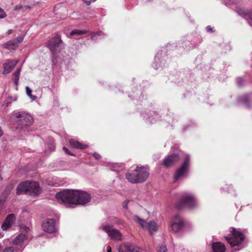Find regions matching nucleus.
<instances>
[{
	"label": "nucleus",
	"mask_w": 252,
	"mask_h": 252,
	"mask_svg": "<svg viewBox=\"0 0 252 252\" xmlns=\"http://www.w3.org/2000/svg\"><path fill=\"white\" fill-rule=\"evenodd\" d=\"M2 249V246L0 244V251H1Z\"/></svg>",
	"instance_id": "obj_52"
},
{
	"label": "nucleus",
	"mask_w": 252,
	"mask_h": 252,
	"mask_svg": "<svg viewBox=\"0 0 252 252\" xmlns=\"http://www.w3.org/2000/svg\"><path fill=\"white\" fill-rule=\"evenodd\" d=\"M238 102L239 103H243L247 108L251 107L250 103L249 100V95L245 94L241 97H239Z\"/></svg>",
	"instance_id": "obj_19"
},
{
	"label": "nucleus",
	"mask_w": 252,
	"mask_h": 252,
	"mask_svg": "<svg viewBox=\"0 0 252 252\" xmlns=\"http://www.w3.org/2000/svg\"><path fill=\"white\" fill-rule=\"evenodd\" d=\"M19 62L18 60H8L3 64V74L10 73Z\"/></svg>",
	"instance_id": "obj_13"
},
{
	"label": "nucleus",
	"mask_w": 252,
	"mask_h": 252,
	"mask_svg": "<svg viewBox=\"0 0 252 252\" xmlns=\"http://www.w3.org/2000/svg\"><path fill=\"white\" fill-rule=\"evenodd\" d=\"M131 246L128 245H122L119 248V252H130Z\"/></svg>",
	"instance_id": "obj_24"
},
{
	"label": "nucleus",
	"mask_w": 252,
	"mask_h": 252,
	"mask_svg": "<svg viewBox=\"0 0 252 252\" xmlns=\"http://www.w3.org/2000/svg\"><path fill=\"white\" fill-rule=\"evenodd\" d=\"M225 47H226V50H228V51H230L231 50V47L230 46L229 44H228L227 45L225 46Z\"/></svg>",
	"instance_id": "obj_46"
},
{
	"label": "nucleus",
	"mask_w": 252,
	"mask_h": 252,
	"mask_svg": "<svg viewBox=\"0 0 252 252\" xmlns=\"http://www.w3.org/2000/svg\"><path fill=\"white\" fill-rule=\"evenodd\" d=\"M3 134V130L1 129V127L0 126V137L2 136Z\"/></svg>",
	"instance_id": "obj_48"
},
{
	"label": "nucleus",
	"mask_w": 252,
	"mask_h": 252,
	"mask_svg": "<svg viewBox=\"0 0 252 252\" xmlns=\"http://www.w3.org/2000/svg\"><path fill=\"white\" fill-rule=\"evenodd\" d=\"M96 0H84V1L87 4V5H89L92 1H95Z\"/></svg>",
	"instance_id": "obj_42"
},
{
	"label": "nucleus",
	"mask_w": 252,
	"mask_h": 252,
	"mask_svg": "<svg viewBox=\"0 0 252 252\" xmlns=\"http://www.w3.org/2000/svg\"><path fill=\"white\" fill-rule=\"evenodd\" d=\"M135 219L139 223L141 227L143 228H147L148 227V223L145 220L140 219L138 216H135Z\"/></svg>",
	"instance_id": "obj_26"
},
{
	"label": "nucleus",
	"mask_w": 252,
	"mask_h": 252,
	"mask_svg": "<svg viewBox=\"0 0 252 252\" xmlns=\"http://www.w3.org/2000/svg\"><path fill=\"white\" fill-rule=\"evenodd\" d=\"M180 159V156L178 154L174 153L168 155L163 160L162 165L166 168L170 167L177 162Z\"/></svg>",
	"instance_id": "obj_11"
},
{
	"label": "nucleus",
	"mask_w": 252,
	"mask_h": 252,
	"mask_svg": "<svg viewBox=\"0 0 252 252\" xmlns=\"http://www.w3.org/2000/svg\"><path fill=\"white\" fill-rule=\"evenodd\" d=\"M69 144L73 148L78 149H85L87 147L86 145L83 144L78 141L74 139H70L69 141Z\"/></svg>",
	"instance_id": "obj_15"
},
{
	"label": "nucleus",
	"mask_w": 252,
	"mask_h": 252,
	"mask_svg": "<svg viewBox=\"0 0 252 252\" xmlns=\"http://www.w3.org/2000/svg\"><path fill=\"white\" fill-rule=\"evenodd\" d=\"M63 150L64 151V152L68 155H70V156H75L74 154H73V153H72L71 152H70L69 151V150L66 148L65 147H63Z\"/></svg>",
	"instance_id": "obj_36"
},
{
	"label": "nucleus",
	"mask_w": 252,
	"mask_h": 252,
	"mask_svg": "<svg viewBox=\"0 0 252 252\" xmlns=\"http://www.w3.org/2000/svg\"><path fill=\"white\" fill-rule=\"evenodd\" d=\"M17 118L16 121L17 126L25 130L33 123V119L31 115L24 112H18L15 114Z\"/></svg>",
	"instance_id": "obj_5"
},
{
	"label": "nucleus",
	"mask_w": 252,
	"mask_h": 252,
	"mask_svg": "<svg viewBox=\"0 0 252 252\" xmlns=\"http://www.w3.org/2000/svg\"><path fill=\"white\" fill-rule=\"evenodd\" d=\"M22 6L16 5L14 7V10H19L22 8Z\"/></svg>",
	"instance_id": "obj_44"
},
{
	"label": "nucleus",
	"mask_w": 252,
	"mask_h": 252,
	"mask_svg": "<svg viewBox=\"0 0 252 252\" xmlns=\"http://www.w3.org/2000/svg\"><path fill=\"white\" fill-rule=\"evenodd\" d=\"M104 33L102 31H99L96 32H92V35L91 37V39H93L94 37L96 35H103Z\"/></svg>",
	"instance_id": "obj_35"
},
{
	"label": "nucleus",
	"mask_w": 252,
	"mask_h": 252,
	"mask_svg": "<svg viewBox=\"0 0 252 252\" xmlns=\"http://www.w3.org/2000/svg\"><path fill=\"white\" fill-rule=\"evenodd\" d=\"M2 252H18V251L13 247L5 248Z\"/></svg>",
	"instance_id": "obj_31"
},
{
	"label": "nucleus",
	"mask_w": 252,
	"mask_h": 252,
	"mask_svg": "<svg viewBox=\"0 0 252 252\" xmlns=\"http://www.w3.org/2000/svg\"><path fill=\"white\" fill-rule=\"evenodd\" d=\"M14 41L13 40L8 41L7 42L3 44V48L10 50H15L18 46Z\"/></svg>",
	"instance_id": "obj_18"
},
{
	"label": "nucleus",
	"mask_w": 252,
	"mask_h": 252,
	"mask_svg": "<svg viewBox=\"0 0 252 252\" xmlns=\"http://www.w3.org/2000/svg\"><path fill=\"white\" fill-rule=\"evenodd\" d=\"M213 252H220V242H214L212 244Z\"/></svg>",
	"instance_id": "obj_25"
},
{
	"label": "nucleus",
	"mask_w": 252,
	"mask_h": 252,
	"mask_svg": "<svg viewBox=\"0 0 252 252\" xmlns=\"http://www.w3.org/2000/svg\"><path fill=\"white\" fill-rule=\"evenodd\" d=\"M7 16V14L3 10V12H1L0 13V19H3L5 18Z\"/></svg>",
	"instance_id": "obj_39"
},
{
	"label": "nucleus",
	"mask_w": 252,
	"mask_h": 252,
	"mask_svg": "<svg viewBox=\"0 0 252 252\" xmlns=\"http://www.w3.org/2000/svg\"><path fill=\"white\" fill-rule=\"evenodd\" d=\"M56 52V51L51 52L52 53V62L53 65H55L57 63V60L58 58V56L57 55Z\"/></svg>",
	"instance_id": "obj_29"
},
{
	"label": "nucleus",
	"mask_w": 252,
	"mask_h": 252,
	"mask_svg": "<svg viewBox=\"0 0 252 252\" xmlns=\"http://www.w3.org/2000/svg\"><path fill=\"white\" fill-rule=\"evenodd\" d=\"M196 203L194 197L191 194H185L181 197L176 204L178 209H181L187 207L191 209L196 206Z\"/></svg>",
	"instance_id": "obj_6"
},
{
	"label": "nucleus",
	"mask_w": 252,
	"mask_h": 252,
	"mask_svg": "<svg viewBox=\"0 0 252 252\" xmlns=\"http://www.w3.org/2000/svg\"><path fill=\"white\" fill-rule=\"evenodd\" d=\"M48 142L49 143L47 144L46 148L48 149L50 152H51L55 150L54 141L52 138H49Z\"/></svg>",
	"instance_id": "obj_22"
},
{
	"label": "nucleus",
	"mask_w": 252,
	"mask_h": 252,
	"mask_svg": "<svg viewBox=\"0 0 252 252\" xmlns=\"http://www.w3.org/2000/svg\"><path fill=\"white\" fill-rule=\"evenodd\" d=\"M24 38V35H20L17 36L14 40L15 43L18 45L19 43L22 42Z\"/></svg>",
	"instance_id": "obj_30"
},
{
	"label": "nucleus",
	"mask_w": 252,
	"mask_h": 252,
	"mask_svg": "<svg viewBox=\"0 0 252 252\" xmlns=\"http://www.w3.org/2000/svg\"><path fill=\"white\" fill-rule=\"evenodd\" d=\"M147 228L151 231H156L157 230V224L155 221H150L148 223V227Z\"/></svg>",
	"instance_id": "obj_23"
},
{
	"label": "nucleus",
	"mask_w": 252,
	"mask_h": 252,
	"mask_svg": "<svg viewBox=\"0 0 252 252\" xmlns=\"http://www.w3.org/2000/svg\"><path fill=\"white\" fill-rule=\"evenodd\" d=\"M238 12L240 15L244 16L249 25L252 27V10L245 12L244 11L240 10Z\"/></svg>",
	"instance_id": "obj_16"
},
{
	"label": "nucleus",
	"mask_w": 252,
	"mask_h": 252,
	"mask_svg": "<svg viewBox=\"0 0 252 252\" xmlns=\"http://www.w3.org/2000/svg\"><path fill=\"white\" fill-rule=\"evenodd\" d=\"M107 252H111V248L110 246H108L107 247Z\"/></svg>",
	"instance_id": "obj_47"
},
{
	"label": "nucleus",
	"mask_w": 252,
	"mask_h": 252,
	"mask_svg": "<svg viewBox=\"0 0 252 252\" xmlns=\"http://www.w3.org/2000/svg\"><path fill=\"white\" fill-rule=\"evenodd\" d=\"M221 3L225 5L226 6H230L234 3V0H221Z\"/></svg>",
	"instance_id": "obj_32"
},
{
	"label": "nucleus",
	"mask_w": 252,
	"mask_h": 252,
	"mask_svg": "<svg viewBox=\"0 0 252 252\" xmlns=\"http://www.w3.org/2000/svg\"><path fill=\"white\" fill-rule=\"evenodd\" d=\"M206 30L208 32H214L213 28H211V27L210 26H208L206 27Z\"/></svg>",
	"instance_id": "obj_38"
},
{
	"label": "nucleus",
	"mask_w": 252,
	"mask_h": 252,
	"mask_svg": "<svg viewBox=\"0 0 252 252\" xmlns=\"http://www.w3.org/2000/svg\"><path fill=\"white\" fill-rule=\"evenodd\" d=\"M5 201V198H3V199L1 198V199H0V204H2V205H3Z\"/></svg>",
	"instance_id": "obj_45"
},
{
	"label": "nucleus",
	"mask_w": 252,
	"mask_h": 252,
	"mask_svg": "<svg viewBox=\"0 0 252 252\" xmlns=\"http://www.w3.org/2000/svg\"><path fill=\"white\" fill-rule=\"evenodd\" d=\"M225 239L231 247L240 246L245 239V235L235 228L232 227L230 233L225 236Z\"/></svg>",
	"instance_id": "obj_4"
},
{
	"label": "nucleus",
	"mask_w": 252,
	"mask_h": 252,
	"mask_svg": "<svg viewBox=\"0 0 252 252\" xmlns=\"http://www.w3.org/2000/svg\"><path fill=\"white\" fill-rule=\"evenodd\" d=\"M129 202L128 200H126L125 201H124V203H123V208H125V209H127V207H128V205H127V204H128V202Z\"/></svg>",
	"instance_id": "obj_41"
},
{
	"label": "nucleus",
	"mask_w": 252,
	"mask_h": 252,
	"mask_svg": "<svg viewBox=\"0 0 252 252\" xmlns=\"http://www.w3.org/2000/svg\"><path fill=\"white\" fill-rule=\"evenodd\" d=\"M93 156L96 159H99L101 158V156L96 153H94Z\"/></svg>",
	"instance_id": "obj_40"
},
{
	"label": "nucleus",
	"mask_w": 252,
	"mask_h": 252,
	"mask_svg": "<svg viewBox=\"0 0 252 252\" xmlns=\"http://www.w3.org/2000/svg\"><path fill=\"white\" fill-rule=\"evenodd\" d=\"M59 202L68 205H84L90 202V195L79 190L65 189L56 194Z\"/></svg>",
	"instance_id": "obj_1"
},
{
	"label": "nucleus",
	"mask_w": 252,
	"mask_h": 252,
	"mask_svg": "<svg viewBox=\"0 0 252 252\" xmlns=\"http://www.w3.org/2000/svg\"><path fill=\"white\" fill-rule=\"evenodd\" d=\"M241 249H242V248H239V249H234V250L235 251H238L240 250Z\"/></svg>",
	"instance_id": "obj_50"
},
{
	"label": "nucleus",
	"mask_w": 252,
	"mask_h": 252,
	"mask_svg": "<svg viewBox=\"0 0 252 252\" xmlns=\"http://www.w3.org/2000/svg\"><path fill=\"white\" fill-rule=\"evenodd\" d=\"M189 167L190 157L189 155H186L184 162L176 171L174 176L175 181H177L181 177L186 175L189 171Z\"/></svg>",
	"instance_id": "obj_7"
},
{
	"label": "nucleus",
	"mask_w": 252,
	"mask_h": 252,
	"mask_svg": "<svg viewBox=\"0 0 252 252\" xmlns=\"http://www.w3.org/2000/svg\"><path fill=\"white\" fill-rule=\"evenodd\" d=\"M42 227L44 231L52 233L56 232L55 220L54 219H47L42 224Z\"/></svg>",
	"instance_id": "obj_10"
},
{
	"label": "nucleus",
	"mask_w": 252,
	"mask_h": 252,
	"mask_svg": "<svg viewBox=\"0 0 252 252\" xmlns=\"http://www.w3.org/2000/svg\"><path fill=\"white\" fill-rule=\"evenodd\" d=\"M62 43V40L61 36L57 34L54 37L48 41L47 46L51 52H54L56 51L57 48L59 47Z\"/></svg>",
	"instance_id": "obj_9"
},
{
	"label": "nucleus",
	"mask_w": 252,
	"mask_h": 252,
	"mask_svg": "<svg viewBox=\"0 0 252 252\" xmlns=\"http://www.w3.org/2000/svg\"><path fill=\"white\" fill-rule=\"evenodd\" d=\"M26 238L25 234H19L13 241V244L16 245H21Z\"/></svg>",
	"instance_id": "obj_17"
},
{
	"label": "nucleus",
	"mask_w": 252,
	"mask_h": 252,
	"mask_svg": "<svg viewBox=\"0 0 252 252\" xmlns=\"http://www.w3.org/2000/svg\"><path fill=\"white\" fill-rule=\"evenodd\" d=\"M236 84L239 87H242L244 86L245 80L242 77H238L236 79Z\"/></svg>",
	"instance_id": "obj_27"
},
{
	"label": "nucleus",
	"mask_w": 252,
	"mask_h": 252,
	"mask_svg": "<svg viewBox=\"0 0 252 252\" xmlns=\"http://www.w3.org/2000/svg\"><path fill=\"white\" fill-rule=\"evenodd\" d=\"M3 9L0 7V13L3 12Z\"/></svg>",
	"instance_id": "obj_51"
},
{
	"label": "nucleus",
	"mask_w": 252,
	"mask_h": 252,
	"mask_svg": "<svg viewBox=\"0 0 252 252\" xmlns=\"http://www.w3.org/2000/svg\"><path fill=\"white\" fill-rule=\"evenodd\" d=\"M21 71V68L19 67L13 73V75L14 76L13 82L15 85L17 86L19 83V80L20 78V74Z\"/></svg>",
	"instance_id": "obj_20"
},
{
	"label": "nucleus",
	"mask_w": 252,
	"mask_h": 252,
	"mask_svg": "<svg viewBox=\"0 0 252 252\" xmlns=\"http://www.w3.org/2000/svg\"><path fill=\"white\" fill-rule=\"evenodd\" d=\"M15 220V215L14 214L8 215L1 225V229L6 231L10 228Z\"/></svg>",
	"instance_id": "obj_14"
},
{
	"label": "nucleus",
	"mask_w": 252,
	"mask_h": 252,
	"mask_svg": "<svg viewBox=\"0 0 252 252\" xmlns=\"http://www.w3.org/2000/svg\"><path fill=\"white\" fill-rule=\"evenodd\" d=\"M184 225L183 219L179 215H175L172 220L171 225L172 230L175 232H178Z\"/></svg>",
	"instance_id": "obj_12"
},
{
	"label": "nucleus",
	"mask_w": 252,
	"mask_h": 252,
	"mask_svg": "<svg viewBox=\"0 0 252 252\" xmlns=\"http://www.w3.org/2000/svg\"><path fill=\"white\" fill-rule=\"evenodd\" d=\"M130 251V252H141L138 248H135L133 246H131Z\"/></svg>",
	"instance_id": "obj_37"
},
{
	"label": "nucleus",
	"mask_w": 252,
	"mask_h": 252,
	"mask_svg": "<svg viewBox=\"0 0 252 252\" xmlns=\"http://www.w3.org/2000/svg\"><path fill=\"white\" fill-rule=\"evenodd\" d=\"M149 176L148 169L146 166H137L136 168L126 175V178L132 184H138L144 182Z\"/></svg>",
	"instance_id": "obj_2"
},
{
	"label": "nucleus",
	"mask_w": 252,
	"mask_h": 252,
	"mask_svg": "<svg viewBox=\"0 0 252 252\" xmlns=\"http://www.w3.org/2000/svg\"><path fill=\"white\" fill-rule=\"evenodd\" d=\"M159 62V59L158 58H157V57H155V62L153 64V67L156 69H158V68H160V65H158V62Z\"/></svg>",
	"instance_id": "obj_33"
},
{
	"label": "nucleus",
	"mask_w": 252,
	"mask_h": 252,
	"mask_svg": "<svg viewBox=\"0 0 252 252\" xmlns=\"http://www.w3.org/2000/svg\"><path fill=\"white\" fill-rule=\"evenodd\" d=\"M158 252H167L166 246L165 245H161L159 247Z\"/></svg>",
	"instance_id": "obj_34"
},
{
	"label": "nucleus",
	"mask_w": 252,
	"mask_h": 252,
	"mask_svg": "<svg viewBox=\"0 0 252 252\" xmlns=\"http://www.w3.org/2000/svg\"><path fill=\"white\" fill-rule=\"evenodd\" d=\"M87 32V31L85 30H79L75 29L72 30L69 33L70 36H75V35H80L81 34H85Z\"/></svg>",
	"instance_id": "obj_21"
},
{
	"label": "nucleus",
	"mask_w": 252,
	"mask_h": 252,
	"mask_svg": "<svg viewBox=\"0 0 252 252\" xmlns=\"http://www.w3.org/2000/svg\"><path fill=\"white\" fill-rule=\"evenodd\" d=\"M12 32H13V30H9L7 31V33H8V34H11V33H12Z\"/></svg>",
	"instance_id": "obj_49"
},
{
	"label": "nucleus",
	"mask_w": 252,
	"mask_h": 252,
	"mask_svg": "<svg viewBox=\"0 0 252 252\" xmlns=\"http://www.w3.org/2000/svg\"><path fill=\"white\" fill-rule=\"evenodd\" d=\"M26 91L27 95L32 100H34L36 98V96L35 95H33L32 94V90L28 87H26Z\"/></svg>",
	"instance_id": "obj_28"
},
{
	"label": "nucleus",
	"mask_w": 252,
	"mask_h": 252,
	"mask_svg": "<svg viewBox=\"0 0 252 252\" xmlns=\"http://www.w3.org/2000/svg\"><path fill=\"white\" fill-rule=\"evenodd\" d=\"M41 189L38 182L26 181L21 183L17 187L18 195L26 194L31 196H36L40 193Z\"/></svg>",
	"instance_id": "obj_3"
},
{
	"label": "nucleus",
	"mask_w": 252,
	"mask_h": 252,
	"mask_svg": "<svg viewBox=\"0 0 252 252\" xmlns=\"http://www.w3.org/2000/svg\"><path fill=\"white\" fill-rule=\"evenodd\" d=\"M226 251V247L225 246L221 243V252H225Z\"/></svg>",
	"instance_id": "obj_43"
},
{
	"label": "nucleus",
	"mask_w": 252,
	"mask_h": 252,
	"mask_svg": "<svg viewBox=\"0 0 252 252\" xmlns=\"http://www.w3.org/2000/svg\"><path fill=\"white\" fill-rule=\"evenodd\" d=\"M100 228L105 231L112 239H121V234L120 232L118 230L112 229L111 226L103 224Z\"/></svg>",
	"instance_id": "obj_8"
}]
</instances>
